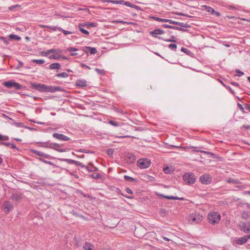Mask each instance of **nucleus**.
Wrapping results in <instances>:
<instances>
[{"label":"nucleus","mask_w":250,"mask_h":250,"mask_svg":"<svg viewBox=\"0 0 250 250\" xmlns=\"http://www.w3.org/2000/svg\"><path fill=\"white\" fill-rule=\"evenodd\" d=\"M62 53H63V50L61 49H51L47 50L46 51L42 52L41 55L42 56L47 57L50 53H55L50 56L49 58L58 60L61 57V56L59 55L58 54Z\"/></svg>","instance_id":"f257e3e1"},{"label":"nucleus","mask_w":250,"mask_h":250,"mask_svg":"<svg viewBox=\"0 0 250 250\" xmlns=\"http://www.w3.org/2000/svg\"><path fill=\"white\" fill-rule=\"evenodd\" d=\"M208 222L213 225L217 224L220 220V215L217 212H212L208 215Z\"/></svg>","instance_id":"f03ea898"},{"label":"nucleus","mask_w":250,"mask_h":250,"mask_svg":"<svg viewBox=\"0 0 250 250\" xmlns=\"http://www.w3.org/2000/svg\"><path fill=\"white\" fill-rule=\"evenodd\" d=\"M183 179L188 184H193L196 181V176L193 173L188 172L184 175Z\"/></svg>","instance_id":"7ed1b4c3"},{"label":"nucleus","mask_w":250,"mask_h":250,"mask_svg":"<svg viewBox=\"0 0 250 250\" xmlns=\"http://www.w3.org/2000/svg\"><path fill=\"white\" fill-rule=\"evenodd\" d=\"M150 164V161L147 158L140 159L137 161V166L143 169L148 167Z\"/></svg>","instance_id":"20e7f679"},{"label":"nucleus","mask_w":250,"mask_h":250,"mask_svg":"<svg viewBox=\"0 0 250 250\" xmlns=\"http://www.w3.org/2000/svg\"><path fill=\"white\" fill-rule=\"evenodd\" d=\"M3 85L7 88H15L17 90H19L21 88V85L20 83L11 81H8L4 82Z\"/></svg>","instance_id":"39448f33"},{"label":"nucleus","mask_w":250,"mask_h":250,"mask_svg":"<svg viewBox=\"0 0 250 250\" xmlns=\"http://www.w3.org/2000/svg\"><path fill=\"white\" fill-rule=\"evenodd\" d=\"M46 85L42 83H31L30 87L33 89L38 90L40 92L46 91Z\"/></svg>","instance_id":"423d86ee"},{"label":"nucleus","mask_w":250,"mask_h":250,"mask_svg":"<svg viewBox=\"0 0 250 250\" xmlns=\"http://www.w3.org/2000/svg\"><path fill=\"white\" fill-rule=\"evenodd\" d=\"M13 205L10 201L4 202L2 206V209L5 213H8L13 208Z\"/></svg>","instance_id":"0eeeda50"},{"label":"nucleus","mask_w":250,"mask_h":250,"mask_svg":"<svg viewBox=\"0 0 250 250\" xmlns=\"http://www.w3.org/2000/svg\"><path fill=\"white\" fill-rule=\"evenodd\" d=\"M164 33H165V31L161 29H154V30L149 32L150 35H151L152 37L156 38H158L159 39H161V40H163L164 39L161 37H158L157 35H162Z\"/></svg>","instance_id":"6e6552de"},{"label":"nucleus","mask_w":250,"mask_h":250,"mask_svg":"<svg viewBox=\"0 0 250 250\" xmlns=\"http://www.w3.org/2000/svg\"><path fill=\"white\" fill-rule=\"evenodd\" d=\"M63 89L60 86H46V91L48 92L54 93L56 91H62Z\"/></svg>","instance_id":"1a4fd4ad"},{"label":"nucleus","mask_w":250,"mask_h":250,"mask_svg":"<svg viewBox=\"0 0 250 250\" xmlns=\"http://www.w3.org/2000/svg\"><path fill=\"white\" fill-rule=\"evenodd\" d=\"M201 182L205 185H208L212 181L211 177L208 175H203L200 178Z\"/></svg>","instance_id":"9d476101"},{"label":"nucleus","mask_w":250,"mask_h":250,"mask_svg":"<svg viewBox=\"0 0 250 250\" xmlns=\"http://www.w3.org/2000/svg\"><path fill=\"white\" fill-rule=\"evenodd\" d=\"M52 136L53 137V138L61 141H67L70 140V138L66 136H65L63 134L54 133L52 134Z\"/></svg>","instance_id":"9b49d317"},{"label":"nucleus","mask_w":250,"mask_h":250,"mask_svg":"<svg viewBox=\"0 0 250 250\" xmlns=\"http://www.w3.org/2000/svg\"><path fill=\"white\" fill-rule=\"evenodd\" d=\"M240 229L244 232H250V222H243L240 225Z\"/></svg>","instance_id":"f8f14e48"},{"label":"nucleus","mask_w":250,"mask_h":250,"mask_svg":"<svg viewBox=\"0 0 250 250\" xmlns=\"http://www.w3.org/2000/svg\"><path fill=\"white\" fill-rule=\"evenodd\" d=\"M23 196V194L20 192L13 193L10 197V199L17 203L20 202Z\"/></svg>","instance_id":"ddd939ff"},{"label":"nucleus","mask_w":250,"mask_h":250,"mask_svg":"<svg viewBox=\"0 0 250 250\" xmlns=\"http://www.w3.org/2000/svg\"><path fill=\"white\" fill-rule=\"evenodd\" d=\"M76 165L80 166L81 167L86 169L89 172H95L98 170V168L93 166H92L91 168H89L88 166H85L83 163L79 161L77 162Z\"/></svg>","instance_id":"4468645a"},{"label":"nucleus","mask_w":250,"mask_h":250,"mask_svg":"<svg viewBox=\"0 0 250 250\" xmlns=\"http://www.w3.org/2000/svg\"><path fill=\"white\" fill-rule=\"evenodd\" d=\"M136 160V157L132 153H128L126 155V160L129 164H133L135 163Z\"/></svg>","instance_id":"2eb2a0df"},{"label":"nucleus","mask_w":250,"mask_h":250,"mask_svg":"<svg viewBox=\"0 0 250 250\" xmlns=\"http://www.w3.org/2000/svg\"><path fill=\"white\" fill-rule=\"evenodd\" d=\"M62 146V145H59L57 143H51L50 144V148H52V149H53L58 152H65L66 149H62V148H60V147Z\"/></svg>","instance_id":"dca6fc26"},{"label":"nucleus","mask_w":250,"mask_h":250,"mask_svg":"<svg viewBox=\"0 0 250 250\" xmlns=\"http://www.w3.org/2000/svg\"><path fill=\"white\" fill-rule=\"evenodd\" d=\"M75 85L79 88H83L87 85V82L84 79H78L76 81Z\"/></svg>","instance_id":"f3484780"},{"label":"nucleus","mask_w":250,"mask_h":250,"mask_svg":"<svg viewBox=\"0 0 250 250\" xmlns=\"http://www.w3.org/2000/svg\"><path fill=\"white\" fill-rule=\"evenodd\" d=\"M160 196L164 197V198L170 199V200H179L183 201L184 200V198L183 197H178L177 196H166L162 194L159 195Z\"/></svg>","instance_id":"a211bd4d"},{"label":"nucleus","mask_w":250,"mask_h":250,"mask_svg":"<svg viewBox=\"0 0 250 250\" xmlns=\"http://www.w3.org/2000/svg\"><path fill=\"white\" fill-rule=\"evenodd\" d=\"M201 8V10H205L208 12L210 13L211 14H213V13L215 12V10L211 7L207 5H202Z\"/></svg>","instance_id":"6ab92c4d"},{"label":"nucleus","mask_w":250,"mask_h":250,"mask_svg":"<svg viewBox=\"0 0 250 250\" xmlns=\"http://www.w3.org/2000/svg\"><path fill=\"white\" fill-rule=\"evenodd\" d=\"M85 50H88L89 52L91 54H95L97 52V50L95 47H91L89 46H85L83 48V51H85Z\"/></svg>","instance_id":"aec40b11"},{"label":"nucleus","mask_w":250,"mask_h":250,"mask_svg":"<svg viewBox=\"0 0 250 250\" xmlns=\"http://www.w3.org/2000/svg\"><path fill=\"white\" fill-rule=\"evenodd\" d=\"M247 238L245 236L238 238L236 240V244L238 245H243L247 242Z\"/></svg>","instance_id":"412c9836"},{"label":"nucleus","mask_w":250,"mask_h":250,"mask_svg":"<svg viewBox=\"0 0 250 250\" xmlns=\"http://www.w3.org/2000/svg\"><path fill=\"white\" fill-rule=\"evenodd\" d=\"M93 245L89 242H86L83 245V248L84 250H92Z\"/></svg>","instance_id":"4be33fe9"},{"label":"nucleus","mask_w":250,"mask_h":250,"mask_svg":"<svg viewBox=\"0 0 250 250\" xmlns=\"http://www.w3.org/2000/svg\"><path fill=\"white\" fill-rule=\"evenodd\" d=\"M50 69H59L61 68V64L59 63H53L51 64L49 66Z\"/></svg>","instance_id":"5701e85b"},{"label":"nucleus","mask_w":250,"mask_h":250,"mask_svg":"<svg viewBox=\"0 0 250 250\" xmlns=\"http://www.w3.org/2000/svg\"><path fill=\"white\" fill-rule=\"evenodd\" d=\"M52 143H50L49 141L46 142H39V146L43 147L50 148V144Z\"/></svg>","instance_id":"b1692460"},{"label":"nucleus","mask_w":250,"mask_h":250,"mask_svg":"<svg viewBox=\"0 0 250 250\" xmlns=\"http://www.w3.org/2000/svg\"><path fill=\"white\" fill-rule=\"evenodd\" d=\"M9 140V138L7 136H3L1 134H0V146L3 145V144H4V142L2 141H8Z\"/></svg>","instance_id":"393cba45"},{"label":"nucleus","mask_w":250,"mask_h":250,"mask_svg":"<svg viewBox=\"0 0 250 250\" xmlns=\"http://www.w3.org/2000/svg\"><path fill=\"white\" fill-rule=\"evenodd\" d=\"M57 78H67L69 76V75L66 72H62L58 73L55 76Z\"/></svg>","instance_id":"a878e982"},{"label":"nucleus","mask_w":250,"mask_h":250,"mask_svg":"<svg viewBox=\"0 0 250 250\" xmlns=\"http://www.w3.org/2000/svg\"><path fill=\"white\" fill-rule=\"evenodd\" d=\"M227 182L229 183H232V184H239L240 181L238 179H234L232 178H229L226 180Z\"/></svg>","instance_id":"bb28decb"},{"label":"nucleus","mask_w":250,"mask_h":250,"mask_svg":"<svg viewBox=\"0 0 250 250\" xmlns=\"http://www.w3.org/2000/svg\"><path fill=\"white\" fill-rule=\"evenodd\" d=\"M61 160L63 162H67V163H68L69 164L76 165L77 162V161L73 160L70 159H61Z\"/></svg>","instance_id":"cd10ccee"},{"label":"nucleus","mask_w":250,"mask_h":250,"mask_svg":"<svg viewBox=\"0 0 250 250\" xmlns=\"http://www.w3.org/2000/svg\"><path fill=\"white\" fill-rule=\"evenodd\" d=\"M9 38L11 40H14L17 41H20L21 39V38L20 36L15 34L9 35Z\"/></svg>","instance_id":"c85d7f7f"},{"label":"nucleus","mask_w":250,"mask_h":250,"mask_svg":"<svg viewBox=\"0 0 250 250\" xmlns=\"http://www.w3.org/2000/svg\"><path fill=\"white\" fill-rule=\"evenodd\" d=\"M85 25L86 26L87 28H90L91 27H97L98 24L95 22H87L85 23Z\"/></svg>","instance_id":"c756f323"},{"label":"nucleus","mask_w":250,"mask_h":250,"mask_svg":"<svg viewBox=\"0 0 250 250\" xmlns=\"http://www.w3.org/2000/svg\"><path fill=\"white\" fill-rule=\"evenodd\" d=\"M89 176L95 179H99L101 178V175L99 173H93L91 175H90Z\"/></svg>","instance_id":"7c9ffc66"},{"label":"nucleus","mask_w":250,"mask_h":250,"mask_svg":"<svg viewBox=\"0 0 250 250\" xmlns=\"http://www.w3.org/2000/svg\"><path fill=\"white\" fill-rule=\"evenodd\" d=\"M31 152H32L33 153H34L39 156H41V157H42V154L43 153L42 152H41L40 151H39V150H36L34 149H31Z\"/></svg>","instance_id":"2f4dec72"},{"label":"nucleus","mask_w":250,"mask_h":250,"mask_svg":"<svg viewBox=\"0 0 250 250\" xmlns=\"http://www.w3.org/2000/svg\"><path fill=\"white\" fill-rule=\"evenodd\" d=\"M181 51L184 52L185 53H186V54H187L188 55H191V54H192L191 52L189 49H188L186 48L182 47L181 49Z\"/></svg>","instance_id":"473e14b6"},{"label":"nucleus","mask_w":250,"mask_h":250,"mask_svg":"<svg viewBox=\"0 0 250 250\" xmlns=\"http://www.w3.org/2000/svg\"><path fill=\"white\" fill-rule=\"evenodd\" d=\"M152 19L156 21H161V22H167V19H162V18H160L157 17H152Z\"/></svg>","instance_id":"72a5a7b5"},{"label":"nucleus","mask_w":250,"mask_h":250,"mask_svg":"<svg viewBox=\"0 0 250 250\" xmlns=\"http://www.w3.org/2000/svg\"><path fill=\"white\" fill-rule=\"evenodd\" d=\"M102 1L104 2L111 3L117 4H120V0H102Z\"/></svg>","instance_id":"f704fd0d"},{"label":"nucleus","mask_w":250,"mask_h":250,"mask_svg":"<svg viewBox=\"0 0 250 250\" xmlns=\"http://www.w3.org/2000/svg\"><path fill=\"white\" fill-rule=\"evenodd\" d=\"M124 179L125 180L127 181H131V182H135L136 181V180L133 177H130L127 175L124 176Z\"/></svg>","instance_id":"c9c22d12"},{"label":"nucleus","mask_w":250,"mask_h":250,"mask_svg":"<svg viewBox=\"0 0 250 250\" xmlns=\"http://www.w3.org/2000/svg\"><path fill=\"white\" fill-rule=\"evenodd\" d=\"M33 62H35L39 65L42 64L44 63V61L42 59L41 60H33L32 61Z\"/></svg>","instance_id":"e433bc0d"},{"label":"nucleus","mask_w":250,"mask_h":250,"mask_svg":"<svg viewBox=\"0 0 250 250\" xmlns=\"http://www.w3.org/2000/svg\"><path fill=\"white\" fill-rule=\"evenodd\" d=\"M164 41L167 42H176V37L175 36H171L170 39H163Z\"/></svg>","instance_id":"4c0bfd02"},{"label":"nucleus","mask_w":250,"mask_h":250,"mask_svg":"<svg viewBox=\"0 0 250 250\" xmlns=\"http://www.w3.org/2000/svg\"><path fill=\"white\" fill-rule=\"evenodd\" d=\"M79 30L84 34H85L87 36H89V32L87 30H86V29H84L83 28L82 26H81L79 27Z\"/></svg>","instance_id":"58836bf2"},{"label":"nucleus","mask_w":250,"mask_h":250,"mask_svg":"<svg viewBox=\"0 0 250 250\" xmlns=\"http://www.w3.org/2000/svg\"><path fill=\"white\" fill-rule=\"evenodd\" d=\"M197 215L195 214L194 215H191L190 218V221H192V222H195L196 223H198V221L200 220V218H198V220L196 221V217Z\"/></svg>","instance_id":"ea45409f"},{"label":"nucleus","mask_w":250,"mask_h":250,"mask_svg":"<svg viewBox=\"0 0 250 250\" xmlns=\"http://www.w3.org/2000/svg\"><path fill=\"white\" fill-rule=\"evenodd\" d=\"M59 31L62 32L64 35H68L72 34V32L68 31L63 29L62 28H59Z\"/></svg>","instance_id":"a19ab883"},{"label":"nucleus","mask_w":250,"mask_h":250,"mask_svg":"<svg viewBox=\"0 0 250 250\" xmlns=\"http://www.w3.org/2000/svg\"><path fill=\"white\" fill-rule=\"evenodd\" d=\"M168 48L172 50L176 51L177 49V45L175 44H170L168 45Z\"/></svg>","instance_id":"79ce46f5"},{"label":"nucleus","mask_w":250,"mask_h":250,"mask_svg":"<svg viewBox=\"0 0 250 250\" xmlns=\"http://www.w3.org/2000/svg\"><path fill=\"white\" fill-rule=\"evenodd\" d=\"M240 129L241 130H250V125H244L241 127Z\"/></svg>","instance_id":"37998d69"},{"label":"nucleus","mask_w":250,"mask_h":250,"mask_svg":"<svg viewBox=\"0 0 250 250\" xmlns=\"http://www.w3.org/2000/svg\"><path fill=\"white\" fill-rule=\"evenodd\" d=\"M95 71L99 74L104 75L105 73V71L104 69H101L98 68H95Z\"/></svg>","instance_id":"c03bdc74"},{"label":"nucleus","mask_w":250,"mask_h":250,"mask_svg":"<svg viewBox=\"0 0 250 250\" xmlns=\"http://www.w3.org/2000/svg\"><path fill=\"white\" fill-rule=\"evenodd\" d=\"M39 160L45 164H48L51 166L54 165V164L51 161L45 160L42 158H39Z\"/></svg>","instance_id":"a18cd8bd"},{"label":"nucleus","mask_w":250,"mask_h":250,"mask_svg":"<svg viewBox=\"0 0 250 250\" xmlns=\"http://www.w3.org/2000/svg\"><path fill=\"white\" fill-rule=\"evenodd\" d=\"M106 153L109 156L112 157L113 155L114 149L112 148H108L106 150Z\"/></svg>","instance_id":"49530a36"},{"label":"nucleus","mask_w":250,"mask_h":250,"mask_svg":"<svg viewBox=\"0 0 250 250\" xmlns=\"http://www.w3.org/2000/svg\"><path fill=\"white\" fill-rule=\"evenodd\" d=\"M108 123L109 124L114 126H118L119 125V124L118 122L112 120H110Z\"/></svg>","instance_id":"de8ad7c7"},{"label":"nucleus","mask_w":250,"mask_h":250,"mask_svg":"<svg viewBox=\"0 0 250 250\" xmlns=\"http://www.w3.org/2000/svg\"><path fill=\"white\" fill-rule=\"evenodd\" d=\"M249 217V213L247 211H244L242 214V217L243 219H246Z\"/></svg>","instance_id":"09e8293b"},{"label":"nucleus","mask_w":250,"mask_h":250,"mask_svg":"<svg viewBox=\"0 0 250 250\" xmlns=\"http://www.w3.org/2000/svg\"><path fill=\"white\" fill-rule=\"evenodd\" d=\"M0 40L3 41V42L6 45L9 44V41L8 40L4 37H0Z\"/></svg>","instance_id":"8fccbe9b"},{"label":"nucleus","mask_w":250,"mask_h":250,"mask_svg":"<svg viewBox=\"0 0 250 250\" xmlns=\"http://www.w3.org/2000/svg\"><path fill=\"white\" fill-rule=\"evenodd\" d=\"M235 71L237 73L236 76L238 77H241L244 75V72L240 71L239 69H236Z\"/></svg>","instance_id":"3c124183"},{"label":"nucleus","mask_w":250,"mask_h":250,"mask_svg":"<svg viewBox=\"0 0 250 250\" xmlns=\"http://www.w3.org/2000/svg\"><path fill=\"white\" fill-rule=\"evenodd\" d=\"M59 28H60L59 27H57V26H48V27H47V28H49V29H50L51 30H52L53 31H55L56 30H58L59 31Z\"/></svg>","instance_id":"603ef678"},{"label":"nucleus","mask_w":250,"mask_h":250,"mask_svg":"<svg viewBox=\"0 0 250 250\" xmlns=\"http://www.w3.org/2000/svg\"><path fill=\"white\" fill-rule=\"evenodd\" d=\"M163 171L166 174H169L171 172L169 170V167H164Z\"/></svg>","instance_id":"864d4df0"},{"label":"nucleus","mask_w":250,"mask_h":250,"mask_svg":"<svg viewBox=\"0 0 250 250\" xmlns=\"http://www.w3.org/2000/svg\"><path fill=\"white\" fill-rule=\"evenodd\" d=\"M42 157H44L46 159H48L52 158V157L51 156H50L49 155H48L47 154L44 153L43 152L42 154Z\"/></svg>","instance_id":"5fc2aeb1"},{"label":"nucleus","mask_w":250,"mask_h":250,"mask_svg":"<svg viewBox=\"0 0 250 250\" xmlns=\"http://www.w3.org/2000/svg\"><path fill=\"white\" fill-rule=\"evenodd\" d=\"M180 26L183 27H185V28H188V27H190V25L189 24H188L187 23L181 22Z\"/></svg>","instance_id":"6e6d98bb"},{"label":"nucleus","mask_w":250,"mask_h":250,"mask_svg":"<svg viewBox=\"0 0 250 250\" xmlns=\"http://www.w3.org/2000/svg\"><path fill=\"white\" fill-rule=\"evenodd\" d=\"M173 29L182 31H185L186 30L185 29H184L182 27H178V26H174Z\"/></svg>","instance_id":"4d7b16f0"},{"label":"nucleus","mask_w":250,"mask_h":250,"mask_svg":"<svg viewBox=\"0 0 250 250\" xmlns=\"http://www.w3.org/2000/svg\"><path fill=\"white\" fill-rule=\"evenodd\" d=\"M238 106L240 110L243 113H245L244 108L243 107L242 105L239 103L238 104Z\"/></svg>","instance_id":"13d9d810"},{"label":"nucleus","mask_w":250,"mask_h":250,"mask_svg":"<svg viewBox=\"0 0 250 250\" xmlns=\"http://www.w3.org/2000/svg\"><path fill=\"white\" fill-rule=\"evenodd\" d=\"M225 87L228 90H229L232 94H234L235 93L234 91L231 89V88L229 86L225 85Z\"/></svg>","instance_id":"bf43d9fd"},{"label":"nucleus","mask_w":250,"mask_h":250,"mask_svg":"<svg viewBox=\"0 0 250 250\" xmlns=\"http://www.w3.org/2000/svg\"><path fill=\"white\" fill-rule=\"evenodd\" d=\"M196 151L200 152H201V153H205V154H211V155L213 154V153H212L211 152H208V151H204V150H196Z\"/></svg>","instance_id":"052dcab7"},{"label":"nucleus","mask_w":250,"mask_h":250,"mask_svg":"<svg viewBox=\"0 0 250 250\" xmlns=\"http://www.w3.org/2000/svg\"><path fill=\"white\" fill-rule=\"evenodd\" d=\"M66 50L69 52H72V51H77L78 49L76 48L70 47H68Z\"/></svg>","instance_id":"680f3d73"},{"label":"nucleus","mask_w":250,"mask_h":250,"mask_svg":"<svg viewBox=\"0 0 250 250\" xmlns=\"http://www.w3.org/2000/svg\"><path fill=\"white\" fill-rule=\"evenodd\" d=\"M125 5H126L127 6H128V7H134V5L132 3H131V2H129V1H126L125 3Z\"/></svg>","instance_id":"e2e57ef3"},{"label":"nucleus","mask_w":250,"mask_h":250,"mask_svg":"<svg viewBox=\"0 0 250 250\" xmlns=\"http://www.w3.org/2000/svg\"><path fill=\"white\" fill-rule=\"evenodd\" d=\"M162 26L163 27H164L165 28H167L173 29V28H174V26H171V25H168V24H164Z\"/></svg>","instance_id":"0e129e2a"},{"label":"nucleus","mask_w":250,"mask_h":250,"mask_svg":"<svg viewBox=\"0 0 250 250\" xmlns=\"http://www.w3.org/2000/svg\"><path fill=\"white\" fill-rule=\"evenodd\" d=\"M167 22H168L169 23L175 25L176 21H172V20H171L167 19Z\"/></svg>","instance_id":"69168bd1"},{"label":"nucleus","mask_w":250,"mask_h":250,"mask_svg":"<svg viewBox=\"0 0 250 250\" xmlns=\"http://www.w3.org/2000/svg\"><path fill=\"white\" fill-rule=\"evenodd\" d=\"M245 109L247 110L250 111V104H245Z\"/></svg>","instance_id":"338daca9"},{"label":"nucleus","mask_w":250,"mask_h":250,"mask_svg":"<svg viewBox=\"0 0 250 250\" xmlns=\"http://www.w3.org/2000/svg\"><path fill=\"white\" fill-rule=\"evenodd\" d=\"M125 191H126L127 193H128L129 194L133 193L132 190L130 188H125Z\"/></svg>","instance_id":"774afa93"}]
</instances>
